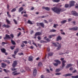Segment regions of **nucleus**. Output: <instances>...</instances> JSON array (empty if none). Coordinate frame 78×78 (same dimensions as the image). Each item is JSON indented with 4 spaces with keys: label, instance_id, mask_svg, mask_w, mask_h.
Returning <instances> with one entry per match:
<instances>
[{
    "label": "nucleus",
    "instance_id": "f257e3e1",
    "mask_svg": "<svg viewBox=\"0 0 78 78\" xmlns=\"http://www.w3.org/2000/svg\"><path fill=\"white\" fill-rule=\"evenodd\" d=\"M51 10L54 12H55L57 14H59L61 12H63L65 11L64 9H61V8H58L57 7H55L51 8Z\"/></svg>",
    "mask_w": 78,
    "mask_h": 78
},
{
    "label": "nucleus",
    "instance_id": "f03ea898",
    "mask_svg": "<svg viewBox=\"0 0 78 78\" xmlns=\"http://www.w3.org/2000/svg\"><path fill=\"white\" fill-rule=\"evenodd\" d=\"M54 61H55V62H56L57 63H53V65H54V66H56H56H58V64H61V62H60V61H59L58 60H55Z\"/></svg>",
    "mask_w": 78,
    "mask_h": 78
},
{
    "label": "nucleus",
    "instance_id": "7ed1b4c3",
    "mask_svg": "<svg viewBox=\"0 0 78 78\" xmlns=\"http://www.w3.org/2000/svg\"><path fill=\"white\" fill-rule=\"evenodd\" d=\"M19 49H18V48H17L16 49V51H14V55H12V56L14 58H16V54H17V53L19 51Z\"/></svg>",
    "mask_w": 78,
    "mask_h": 78
},
{
    "label": "nucleus",
    "instance_id": "20e7f679",
    "mask_svg": "<svg viewBox=\"0 0 78 78\" xmlns=\"http://www.w3.org/2000/svg\"><path fill=\"white\" fill-rule=\"evenodd\" d=\"M64 58H61V61H62V67H65V66H66L65 63L66 62V61L64 60Z\"/></svg>",
    "mask_w": 78,
    "mask_h": 78
},
{
    "label": "nucleus",
    "instance_id": "39448f33",
    "mask_svg": "<svg viewBox=\"0 0 78 78\" xmlns=\"http://www.w3.org/2000/svg\"><path fill=\"white\" fill-rule=\"evenodd\" d=\"M17 65V62L16 61H13V63L12 64V67L13 68H14L16 67V66Z\"/></svg>",
    "mask_w": 78,
    "mask_h": 78
},
{
    "label": "nucleus",
    "instance_id": "423d86ee",
    "mask_svg": "<svg viewBox=\"0 0 78 78\" xmlns=\"http://www.w3.org/2000/svg\"><path fill=\"white\" fill-rule=\"evenodd\" d=\"M75 2L74 1H71L69 2V7H71V6H73L75 5Z\"/></svg>",
    "mask_w": 78,
    "mask_h": 78
},
{
    "label": "nucleus",
    "instance_id": "0eeeda50",
    "mask_svg": "<svg viewBox=\"0 0 78 78\" xmlns=\"http://www.w3.org/2000/svg\"><path fill=\"white\" fill-rule=\"evenodd\" d=\"M17 71L16 70L15 71H14L12 73V75H13V76H15V75H19V74H20V73H16V72H17Z\"/></svg>",
    "mask_w": 78,
    "mask_h": 78
},
{
    "label": "nucleus",
    "instance_id": "6e6552de",
    "mask_svg": "<svg viewBox=\"0 0 78 78\" xmlns=\"http://www.w3.org/2000/svg\"><path fill=\"white\" fill-rule=\"evenodd\" d=\"M71 13L74 16H78V13H76V12L75 11H72L71 12Z\"/></svg>",
    "mask_w": 78,
    "mask_h": 78
},
{
    "label": "nucleus",
    "instance_id": "1a4fd4ad",
    "mask_svg": "<svg viewBox=\"0 0 78 78\" xmlns=\"http://www.w3.org/2000/svg\"><path fill=\"white\" fill-rule=\"evenodd\" d=\"M42 9H45L47 11H49L50 9V8H49L48 7H43Z\"/></svg>",
    "mask_w": 78,
    "mask_h": 78
},
{
    "label": "nucleus",
    "instance_id": "9d476101",
    "mask_svg": "<svg viewBox=\"0 0 78 78\" xmlns=\"http://www.w3.org/2000/svg\"><path fill=\"white\" fill-rule=\"evenodd\" d=\"M11 37H10L9 36V35L6 34L5 35V37L4 38V39H11Z\"/></svg>",
    "mask_w": 78,
    "mask_h": 78
},
{
    "label": "nucleus",
    "instance_id": "9b49d317",
    "mask_svg": "<svg viewBox=\"0 0 78 78\" xmlns=\"http://www.w3.org/2000/svg\"><path fill=\"white\" fill-rule=\"evenodd\" d=\"M41 32H37L35 33L34 36H40L41 34Z\"/></svg>",
    "mask_w": 78,
    "mask_h": 78
},
{
    "label": "nucleus",
    "instance_id": "f8f14e48",
    "mask_svg": "<svg viewBox=\"0 0 78 78\" xmlns=\"http://www.w3.org/2000/svg\"><path fill=\"white\" fill-rule=\"evenodd\" d=\"M33 74L34 76H36V75H37V70L36 69H34V70Z\"/></svg>",
    "mask_w": 78,
    "mask_h": 78
},
{
    "label": "nucleus",
    "instance_id": "ddd939ff",
    "mask_svg": "<svg viewBox=\"0 0 78 78\" xmlns=\"http://www.w3.org/2000/svg\"><path fill=\"white\" fill-rule=\"evenodd\" d=\"M1 64V66L2 68H6V64L4 63H2Z\"/></svg>",
    "mask_w": 78,
    "mask_h": 78
},
{
    "label": "nucleus",
    "instance_id": "4468645a",
    "mask_svg": "<svg viewBox=\"0 0 78 78\" xmlns=\"http://www.w3.org/2000/svg\"><path fill=\"white\" fill-rule=\"evenodd\" d=\"M71 75H72V74L71 73H67L66 74L63 75V76H65V77H66V76H71Z\"/></svg>",
    "mask_w": 78,
    "mask_h": 78
},
{
    "label": "nucleus",
    "instance_id": "2eb2a0df",
    "mask_svg": "<svg viewBox=\"0 0 78 78\" xmlns=\"http://www.w3.org/2000/svg\"><path fill=\"white\" fill-rule=\"evenodd\" d=\"M2 27H5V28H9V27H10V26L6 25L5 24H4L2 25Z\"/></svg>",
    "mask_w": 78,
    "mask_h": 78
},
{
    "label": "nucleus",
    "instance_id": "dca6fc26",
    "mask_svg": "<svg viewBox=\"0 0 78 78\" xmlns=\"http://www.w3.org/2000/svg\"><path fill=\"white\" fill-rule=\"evenodd\" d=\"M57 44H58V47L57 48V50H60L61 48V44H59V43L58 42H57Z\"/></svg>",
    "mask_w": 78,
    "mask_h": 78
},
{
    "label": "nucleus",
    "instance_id": "f3484780",
    "mask_svg": "<svg viewBox=\"0 0 78 78\" xmlns=\"http://www.w3.org/2000/svg\"><path fill=\"white\" fill-rule=\"evenodd\" d=\"M59 40H62V37H61V36H58L57 38L56 41H58Z\"/></svg>",
    "mask_w": 78,
    "mask_h": 78
},
{
    "label": "nucleus",
    "instance_id": "a211bd4d",
    "mask_svg": "<svg viewBox=\"0 0 78 78\" xmlns=\"http://www.w3.org/2000/svg\"><path fill=\"white\" fill-rule=\"evenodd\" d=\"M56 36V35L55 34L50 35L48 36V37L51 39V38H52V37H55V36Z\"/></svg>",
    "mask_w": 78,
    "mask_h": 78
},
{
    "label": "nucleus",
    "instance_id": "6ab92c4d",
    "mask_svg": "<svg viewBox=\"0 0 78 78\" xmlns=\"http://www.w3.org/2000/svg\"><path fill=\"white\" fill-rule=\"evenodd\" d=\"M2 52V53H6V49L4 48H2L0 49Z\"/></svg>",
    "mask_w": 78,
    "mask_h": 78
},
{
    "label": "nucleus",
    "instance_id": "aec40b11",
    "mask_svg": "<svg viewBox=\"0 0 78 78\" xmlns=\"http://www.w3.org/2000/svg\"><path fill=\"white\" fill-rule=\"evenodd\" d=\"M23 10V7H20L18 10L19 12H20L22 11Z\"/></svg>",
    "mask_w": 78,
    "mask_h": 78
},
{
    "label": "nucleus",
    "instance_id": "412c9836",
    "mask_svg": "<svg viewBox=\"0 0 78 78\" xmlns=\"http://www.w3.org/2000/svg\"><path fill=\"white\" fill-rule=\"evenodd\" d=\"M27 23L28 24H30V25H33V23L30 20H28L27 22Z\"/></svg>",
    "mask_w": 78,
    "mask_h": 78
},
{
    "label": "nucleus",
    "instance_id": "4be33fe9",
    "mask_svg": "<svg viewBox=\"0 0 78 78\" xmlns=\"http://www.w3.org/2000/svg\"><path fill=\"white\" fill-rule=\"evenodd\" d=\"M72 64H67V66L66 67V69H67V68H69V67H72Z\"/></svg>",
    "mask_w": 78,
    "mask_h": 78
},
{
    "label": "nucleus",
    "instance_id": "5701e85b",
    "mask_svg": "<svg viewBox=\"0 0 78 78\" xmlns=\"http://www.w3.org/2000/svg\"><path fill=\"white\" fill-rule=\"evenodd\" d=\"M11 42L12 45H16V42L12 39L11 40Z\"/></svg>",
    "mask_w": 78,
    "mask_h": 78
},
{
    "label": "nucleus",
    "instance_id": "b1692460",
    "mask_svg": "<svg viewBox=\"0 0 78 78\" xmlns=\"http://www.w3.org/2000/svg\"><path fill=\"white\" fill-rule=\"evenodd\" d=\"M33 57L32 56H30L29 57V61H33Z\"/></svg>",
    "mask_w": 78,
    "mask_h": 78
},
{
    "label": "nucleus",
    "instance_id": "393cba45",
    "mask_svg": "<svg viewBox=\"0 0 78 78\" xmlns=\"http://www.w3.org/2000/svg\"><path fill=\"white\" fill-rule=\"evenodd\" d=\"M78 27H73V30L74 31H76V30H78Z\"/></svg>",
    "mask_w": 78,
    "mask_h": 78
},
{
    "label": "nucleus",
    "instance_id": "a878e982",
    "mask_svg": "<svg viewBox=\"0 0 78 78\" xmlns=\"http://www.w3.org/2000/svg\"><path fill=\"white\" fill-rule=\"evenodd\" d=\"M6 22L7 23V24L8 25H10L11 24V22H10V21L8 19H6Z\"/></svg>",
    "mask_w": 78,
    "mask_h": 78
},
{
    "label": "nucleus",
    "instance_id": "bb28decb",
    "mask_svg": "<svg viewBox=\"0 0 78 78\" xmlns=\"http://www.w3.org/2000/svg\"><path fill=\"white\" fill-rule=\"evenodd\" d=\"M40 25L41 27H42L43 28H44V23H40Z\"/></svg>",
    "mask_w": 78,
    "mask_h": 78
},
{
    "label": "nucleus",
    "instance_id": "cd10ccee",
    "mask_svg": "<svg viewBox=\"0 0 78 78\" xmlns=\"http://www.w3.org/2000/svg\"><path fill=\"white\" fill-rule=\"evenodd\" d=\"M53 53L50 52L48 53V56H53Z\"/></svg>",
    "mask_w": 78,
    "mask_h": 78
},
{
    "label": "nucleus",
    "instance_id": "c85d7f7f",
    "mask_svg": "<svg viewBox=\"0 0 78 78\" xmlns=\"http://www.w3.org/2000/svg\"><path fill=\"white\" fill-rule=\"evenodd\" d=\"M7 15H8V17L9 18H11V15L9 14V12H7Z\"/></svg>",
    "mask_w": 78,
    "mask_h": 78
},
{
    "label": "nucleus",
    "instance_id": "c756f323",
    "mask_svg": "<svg viewBox=\"0 0 78 78\" xmlns=\"http://www.w3.org/2000/svg\"><path fill=\"white\" fill-rule=\"evenodd\" d=\"M3 70H4V72H5V73L10 72V71H9V70H6V69H3Z\"/></svg>",
    "mask_w": 78,
    "mask_h": 78
},
{
    "label": "nucleus",
    "instance_id": "7c9ffc66",
    "mask_svg": "<svg viewBox=\"0 0 78 78\" xmlns=\"http://www.w3.org/2000/svg\"><path fill=\"white\" fill-rule=\"evenodd\" d=\"M66 22H67V20H63V21H61V23H62L63 24L64 23H66Z\"/></svg>",
    "mask_w": 78,
    "mask_h": 78
},
{
    "label": "nucleus",
    "instance_id": "2f4dec72",
    "mask_svg": "<svg viewBox=\"0 0 78 78\" xmlns=\"http://www.w3.org/2000/svg\"><path fill=\"white\" fill-rule=\"evenodd\" d=\"M16 11V9L14 8L11 11V12H15V11Z\"/></svg>",
    "mask_w": 78,
    "mask_h": 78
},
{
    "label": "nucleus",
    "instance_id": "473e14b6",
    "mask_svg": "<svg viewBox=\"0 0 78 78\" xmlns=\"http://www.w3.org/2000/svg\"><path fill=\"white\" fill-rule=\"evenodd\" d=\"M42 66V64L41 62H40L38 63V66H39V67H41Z\"/></svg>",
    "mask_w": 78,
    "mask_h": 78
},
{
    "label": "nucleus",
    "instance_id": "72a5a7b5",
    "mask_svg": "<svg viewBox=\"0 0 78 78\" xmlns=\"http://www.w3.org/2000/svg\"><path fill=\"white\" fill-rule=\"evenodd\" d=\"M56 30L55 29H52L50 31V32H56Z\"/></svg>",
    "mask_w": 78,
    "mask_h": 78
},
{
    "label": "nucleus",
    "instance_id": "f704fd0d",
    "mask_svg": "<svg viewBox=\"0 0 78 78\" xmlns=\"http://www.w3.org/2000/svg\"><path fill=\"white\" fill-rule=\"evenodd\" d=\"M13 21H14L15 24H16V25H17V21H16V20L15 19H13Z\"/></svg>",
    "mask_w": 78,
    "mask_h": 78
},
{
    "label": "nucleus",
    "instance_id": "c9c22d12",
    "mask_svg": "<svg viewBox=\"0 0 78 78\" xmlns=\"http://www.w3.org/2000/svg\"><path fill=\"white\" fill-rule=\"evenodd\" d=\"M60 31H62L61 32V34H63V35H65V34H65V33L62 32V31H63V30H60Z\"/></svg>",
    "mask_w": 78,
    "mask_h": 78
},
{
    "label": "nucleus",
    "instance_id": "e433bc0d",
    "mask_svg": "<svg viewBox=\"0 0 78 78\" xmlns=\"http://www.w3.org/2000/svg\"><path fill=\"white\" fill-rule=\"evenodd\" d=\"M52 1L54 2H59L60 0H52Z\"/></svg>",
    "mask_w": 78,
    "mask_h": 78
},
{
    "label": "nucleus",
    "instance_id": "4c0bfd02",
    "mask_svg": "<svg viewBox=\"0 0 78 78\" xmlns=\"http://www.w3.org/2000/svg\"><path fill=\"white\" fill-rule=\"evenodd\" d=\"M11 69L12 71H14V70H17V69L15 68H11Z\"/></svg>",
    "mask_w": 78,
    "mask_h": 78
},
{
    "label": "nucleus",
    "instance_id": "58836bf2",
    "mask_svg": "<svg viewBox=\"0 0 78 78\" xmlns=\"http://www.w3.org/2000/svg\"><path fill=\"white\" fill-rule=\"evenodd\" d=\"M69 6V5L68 4H66L65 5V8H68Z\"/></svg>",
    "mask_w": 78,
    "mask_h": 78
},
{
    "label": "nucleus",
    "instance_id": "ea45409f",
    "mask_svg": "<svg viewBox=\"0 0 78 78\" xmlns=\"http://www.w3.org/2000/svg\"><path fill=\"white\" fill-rule=\"evenodd\" d=\"M46 41H47V42H50V39H49L48 38L46 39Z\"/></svg>",
    "mask_w": 78,
    "mask_h": 78
},
{
    "label": "nucleus",
    "instance_id": "a19ab883",
    "mask_svg": "<svg viewBox=\"0 0 78 78\" xmlns=\"http://www.w3.org/2000/svg\"><path fill=\"white\" fill-rule=\"evenodd\" d=\"M72 78H78V75H77L76 76H72Z\"/></svg>",
    "mask_w": 78,
    "mask_h": 78
},
{
    "label": "nucleus",
    "instance_id": "79ce46f5",
    "mask_svg": "<svg viewBox=\"0 0 78 78\" xmlns=\"http://www.w3.org/2000/svg\"><path fill=\"white\" fill-rule=\"evenodd\" d=\"M59 71H60V69H57L56 70L55 72H59Z\"/></svg>",
    "mask_w": 78,
    "mask_h": 78
},
{
    "label": "nucleus",
    "instance_id": "37998d69",
    "mask_svg": "<svg viewBox=\"0 0 78 78\" xmlns=\"http://www.w3.org/2000/svg\"><path fill=\"white\" fill-rule=\"evenodd\" d=\"M40 42L41 43H44V42H47L43 40H41L40 41Z\"/></svg>",
    "mask_w": 78,
    "mask_h": 78
},
{
    "label": "nucleus",
    "instance_id": "c03bdc74",
    "mask_svg": "<svg viewBox=\"0 0 78 78\" xmlns=\"http://www.w3.org/2000/svg\"><path fill=\"white\" fill-rule=\"evenodd\" d=\"M56 75H61V73H57L55 74Z\"/></svg>",
    "mask_w": 78,
    "mask_h": 78
},
{
    "label": "nucleus",
    "instance_id": "a18cd8bd",
    "mask_svg": "<svg viewBox=\"0 0 78 78\" xmlns=\"http://www.w3.org/2000/svg\"><path fill=\"white\" fill-rule=\"evenodd\" d=\"M15 46H11L10 47L11 49V50H14V47H15Z\"/></svg>",
    "mask_w": 78,
    "mask_h": 78
},
{
    "label": "nucleus",
    "instance_id": "49530a36",
    "mask_svg": "<svg viewBox=\"0 0 78 78\" xmlns=\"http://www.w3.org/2000/svg\"><path fill=\"white\" fill-rule=\"evenodd\" d=\"M33 45H35V46H36L37 48V45H36V44L35 43L33 42Z\"/></svg>",
    "mask_w": 78,
    "mask_h": 78
},
{
    "label": "nucleus",
    "instance_id": "de8ad7c7",
    "mask_svg": "<svg viewBox=\"0 0 78 78\" xmlns=\"http://www.w3.org/2000/svg\"><path fill=\"white\" fill-rule=\"evenodd\" d=\"M52 44L54 45L55 47H58V45H57V44H56L55 43H52Z\"/></svg>",
    "mask_w": 78,
    "mask_h": 78
},
{
    "label": "nucleus",
    "instance_id": "09e8293b",
    "mask_svg": "<svg viewBox=\"0 0 78 78\" xmlns=\"http://www.w3.org/2000/svg\"><path fill=\"white\" fill-rule=\"evenodd\" d=\"M22 34V33L21 32H20L19 34H18L17 36L18 37H19V36H20Z\"/></svg>",
    "mask_w": 78,
    "mask_h": 78
},
{
    "label": "nucleus",
    "instance_id": "8fccbe9b",
    "mask_svg": "<svg viewBox=\"0 0 78 78\" xmlns=\"http://www.w3.org/2000/svg\"><path fill=\"white\" fill-rule=\"evenodd\" d=\"M58 26V24H54V25L53 26V27H54L55 28H56V26Z\"/></svg>",
    "mask_w": 78,
    "mask_h": 78
},
{
    "label": "nucleus",
    "instance_id": "3c124183",
    "mask_svg": "<svg viewBox=\"0 0 78 78\" xmlns=\"http://www.w3.org/2000/svg\"><path fill=\"white\" fill-rule=\"evenodd\" d=\"M37 26H39L41 25V23H37Z\"/></svg>",
    "mask_w": 78,
    "mask_h": 78
},
{
    "label": "nucleus",
    "instance_id": "603ef678",
    "mask_svg": "<svg viewBox=\"0 0 78 78\" xmlns=\"http://www.w3.org/2000/svg\"><path fill=\"white\" fill-rule=\"evenodd\" d=\"M23 16L24 17H27L28 16V15L27 14H24L23 15Z\"/></svg>",
    "mask_w": 78,
    "mask_h": 78
},
{
    "label": "nucleus",
    "instance_id": "864d4df0",
    "mask_svg": "<svg viewBox=\"0 0 78 78\" xmlns=\"http://www.w3.org/2000/svg\"><path fill=\"white\" fill-rule=\"evenodd\" d=\"M37 39H38V40H41V37L38 36L37 37Z\"/></svg>",
    "mask_w": 78,
    "mask_h": 78
},
{
    "label": "nucleus",
    "instance_id": "5fc2aeb1",
    "mask_svg": "<svg viewBox=\"0 0 78 78\" xmlns=\"http://www.w3.org/2000/svg\"><path fill=\"white\" fill-rule=\"evenodd\" d=\"M21 47L22 48H23L25 47V45L23 43H22V44L21 45Z\"/></svg>",
    "mask_w": 78,
    "mask_h": 78
},
{
    "label": "nucleus",
    "instance_id": "6e6d98bb",
    "mask_svg": "<svg viewBox=\"0 0 78 78\" xmlns=\"http://www.w3.org/2000/svg\"><path fill=\"white\" fill-rule=\"evenodd\" d=\"M18 55H23V52L19 53H18Z\"/></svg>",
    "mask_w": 78,
    "mask_h": 78
},
{
    "label": "nucleus",
    "instance_id": "4d7b16f0",
    "mask_svg": "<svg viewBox=\"0 0 78 78\" xmlns=\"http://www.w3.org/2000/svg\"><path fill=\"white\" fill-rule=\"evenodd\" d=\"M10 36L12 38L14 37V35L13 34H11L10 35Z\"/></svg>",
    "mask_w": 78,
    "mask_h": 78
},
{
    "label": "nucleus",
    "instance_id": "13d9d810",
    "mask_svg": "<svg viewBox=\"0 0 78 78\" xmlns=\"http://www.w3.org/2000/svg\"><path fill=\"white\" fill-rule=\"evenodd\" d=\"M23 43H25V44H27V41H23Z\"/></svg>",
    "mask_w": 78,
    "mask_h": 78
},
{
    "label": "nucleus",
    "instance_id": "bf43d9fd",
    "mask_svg": "<svg viewBox=\"0 0 78 78\" xmlns=\"http://www.w3.org/2000/svg\"><path fill=\"white\" fill-rule=\"evenodd\" d=\"M44 22L45 23H48V22L46 20H44Z\"/></svg>",
    "mask_w": 78,
    "mask_h": 78
},
{
    "label": "nucleus",
    "instance_id": "052dcab7",
    "mask_svg": "<svg viewBox=\"0 0 78 78\" xmlns=\"http://www.w3.org/2000/svg\"><path fill=\"white\" fill-rule=\"evenodd\" d=\"M33 33H34V31L33 30H31L30 31V34H32Z\"/></svg>",
    "mask_w": 78,
    "mask_h": 78
},
{
    "label": "nucleus",
    "instance_id": "680f3d73",
    "mask_svg": "<svg viewBox=\"0 0 78 78\" xmlns=\"http://www.w3.org/2000/svg\"><path fill=\"white\" fill-rule=\"evenodd\" d=\"M34 7H32L31 8V11H33V10H34Z\"/></svg>",
    "mask_w": 78,
    "mask_h": 78
},
{
    "label": "nucleus",
    "instance_id": "e2e57ef3",
    "mask_svg": "<svg viewBox=\"0 0 78 78\" xmlns=\"http://www.w3.org/2000/svg\"><path fill=\"white\" fill-rule=\"evenodd\" d=\"M6 43L5 42H2V45H4L5 44H6Z\"/></svg>",
    "mask_w": 78,
    "mask_h": 78
},
{
    "label": "nucleus",
    "instance_id": "0e129e2a",
    "mask_svg": "<svg viewBox=\"0 0 78 78\" xmlns=\"http://www.w3.org/2000/svg\"><path fill=\"white\" fill-rule=\"evenodd\" d=\"M69 30H73V28H69Z\"/></svg>",
    "mask_w": 78,
    "mask_h": 78
},
{
    "label": "nucleus",
    "instance_id": "69168bd1",
    "mask_svg": "<svg viewBox=\"0 0 78 78\" xmlns=\"http://www.w3.org/2000/svg\"><path fill=\"white\" fill-rule=\"evenodd\" d=\"M9 5L8 4H7V9H9Z\"/></svg>",
    "mask_w": 78,
    "mask_h": 78
},
{
    "label": "nucleus",
    "instance_id": "338daca9",
    "mask_svg": "<svg viewBox=\"0 0 78 78\" xmlns=\"http://www.w3.org/2000/svg\"><path fill=\"white\" fill-rule=\"evenodd\" d=\"M41 78H44V75H42L41 76Z\"/></svg>",
    "mask_w": 78,
    "mask_h": 78
},
{
    "label": "nucleus",
    "instance_id": "774afa93",
    "mask_svg": "<svg viewBox=\"0 0 78 78\" xmlns=\"http://www.w3.org/2000/svg\"><path fill=\"white\" fill-rule=\"evenodd\" d=\"M69 70H73V68H72V67L70 68L69 69Z\"/></svg>",
    "mask_w": 78,
    "mask_h": 78
}]
</instances>
